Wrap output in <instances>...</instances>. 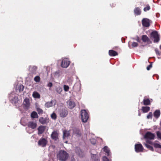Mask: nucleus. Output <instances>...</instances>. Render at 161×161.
<instances>
[{"instance_id":"obj_44","label":"nucleus","mask_w":161,"mask_h":161,"mask_svg":"<svg viewBox=\"0 0 161 161\" xmlns=\"http://www.w3.org/2000/svg\"><path fill=\"white\" fill-rule=\"evenodd\" d=\"M93 161H99V159H97L96 161L95 160H94Z\"/></svg>"},{"instance_id":"obj_35","label":"nucleus","mask_w":161,"mask_h":161,"mask_svg":"<svg viewBox=\"0 0 161 161\" xmlns=\"http://www.w3.org/2000/svg\"><path fill=\"white\" fill-rule=\"evenodd\" d=\"M150 9V7L149 5H147L144 9V10L145 11L148 10Z\"/></svg>"},{"instance_id":"obj_45","label":"nucleus","mask_w":161,"mask_h":161,"mask_svg":"<svg viewBox=\"0 0 161 161\" xmlns=\"http://www.w3.org/2000/svg\"><path fill=\"white\" fill-rule=\"evenodd\" d=\"M141 114L140 113H139V114H138V115L139 116H140L141 115Z\"/></svg>"},{"instance_id":"obj_28","label":"nucleus","mask_w":161,"mask_h":161,"mask_svg":"<svg viewBox=\"0 0 161 161\" xmlns=\"http://www.w3.org/2000/svg\"><path fill=\"white\" fill-rule=\"evenodd\" d=\"M39 121L40 123H41L42 124H44L46 123V121L42 117H41L39 119Z\"/></svg>"},{"instance_id":"obj_21","label":"nucleus","mask_w":161,"mask_h":161,"mask_svg":"<svg viewBox=\"0 0 161 161\" xmlns=\"http://www.w3.org/2000/svg\"><path fill=\"white\" fill-rule=\"evenodd\" d=\"M150 109V108L149 107L145 106L142 107V110L143 113H145L148 112Z\"/></svg>"},{"instance_id":"obj_37","label":"nucleus","mask_w":161,"mask_h":161,"mask_svg":"<svg viewBox=\"0 0 161 161\" xmlns=\"http://www.w3.org/2000/svg\"><path fill=\"white\" fill-rule=\"evenodd\" d=\"M138 45L137 43L136 42H133L132 44V46L133 47H136Z\"/></svg>"},{"instance_id":"obj_47","label":"nucleus","mask_w":161,"mask_h":161,"mask_svg":"<svg viewBox=\"0 0 161 161\" xmlns=\"http://www.w3.org/2000/svg\"><path fill=\"white\" fill-rule=\"evenodd\" d=\"M93 157L96 156V155H94V154H93Z\"/></svg>"},{"instance_id":"obj_30","label":"nucleus","mask_w":161,"mask_h":161,"mask_svg":"<svg viewBox=\"0 0 161 161\" xmlns=\"http://www.w3.org/2000/svg\"><path fill=\"white\" fill-rule=\"evenodd\" d=\"M153 114L152 112H150L147 116L148 119H151L152 118Z\"/></svg>"},{"instance_id":"obj_34","label":"nucleus","mask_w":161,"mask_h":161,"mask_svg":"<svg viewBox=\"0 0 161 161\" xmlns=\"http://www.w3.org/2000/svg\"><path fill=\"white\" fill-rule=\"evenodd\" d=\"M51 118L53 119H55L56 118V114L53 113L51 115Z\"/></svg>"},{"instance_id":"obj_17","label":"nucleus","mask_w":161,"mask_h":161,"mask_svg":"<svg viewBox=\"0 0 161 161\" xmlns=\"http://www.w3.org/2000/svg\"><path fill=\"white\" fill-rule=\"evenodd\" d=\"M32 96L35 98H40V94L36 92H34L32 94Z\"/></svg>"},{"instance_id":"obj_32","label":"nucleus","mask_w":161,"mask_h":161,"mask_svg":"<svg viewBox=\"0 0 161 161\" xmlns=\"http://www.w3.org/2000/svg\"><path fill=\"white\" fill-rule=\"evenodd\" d=\"M64 88L65 91L67 92L69 90V87L68 86L64 85Z\"/></svg>"},{"instance_id":"obj_1","label":"nucleus","mask_w":161,"mask_h":161,"mask_svg":"<svg viewBox=\"0 0 161 161\" xmlns=\"http://www.w3.org/2000/svg\"><path fill=\"white\" fill-rule=\"evenodd\" d=\"M146 142L147 143H144V145L147 148L152 151H153V148L148 144L153 145L156 148H161V145L159 144L158 142V141H156L153 142L147 140L146 141Z\"/></svg>"},{"instance_id":"obj_20","label":"nucleus","mask_w":161,"mask_h":161,"mask_svg":"<svg viewBox=\"0 0 161 161\" xmlns=\"http://www.w3.org/2000/svg\"><path fill=\"white\" fill-rule=\"evenodd\" d=\"M160 111L158 110H156L153 114L154 116L156 118H158L160 115Z\"/></svg>"},{"instance_id":"obj_16","label":"nucleus","mask_w":161,"mask_h":161,"mask_svg":"<svg viewBox=\"0 0 161 161\" xmlns=\"http://www.w3.org/2000/svg\"><path fill=\"white\" fill-rule=\"evenodd\" d=\"M45 128L44 126L41 125L38 128V134H42L44 130H45Z\"/></svg>"},{"instance_id":"obj_12","label":"nucleus","mask_w":161,"mask_h":161,"mask_svg":"<svg viewBox=\"0 0 161 161\" xmlns=\"http://www.w3.org/2000/svg\"><path fill=\"white\" fill-rule=\"evenodd\" d=\"M58 133L57 131H53L51 135L53 139L55 140H57L58 139Z\"/></svg>"},{"instance_id":"obj_33","label":"nucleus","mask_w":161,"mask_h":161,"mask_svg":"<svg viewBox=\"0 0 161 161\" xmlns=\"http://www.w3.org/2000/svg\"><path fill=\"white\" fill-rule=\"evenodd\" d=\"M36 110L39 114H42V113L43 111L41 109L39 108H37Z\"/></svg>"},{"instance_id":"obj_43","label":"nucleus","mask_w":161,"mask_h":161,"mask_svg":"<svg viewBox=\"0 0 161 161\" xmlns=\"http://www.w3.org/2000/svg\"><path fill=\"white\" fill-rule=\"evenodd\" d=\"M136 40L138 42H140V40H139V37H137V39H136Z\"/></svg>"},{"instance_id":"obj_2","label":"nucleus","mask_w":161,"mask_h":161,"mask_svg":"<svg viewBox=\"0 0 161 161\" xmlns=\"http://www.w3.org/2000/svg\"><path fill=\"white\" fill-rule=\"evenodd\" d=\"M68 154L64 151H60L57 155L58 158L60 160L65 161L68 157Z\"/></svg>"},{"instance_id":"obj_9","label":"nucleus","mask_w":161,"mask_h":161,"mask_svg":"<svg viewBox=\"0 0 161 161\" xmlns=\"http://www.w3.org/2000/svg\"><path fill=\"white\" fill-rule=\"evenodd\" d=\"M155 137V135L151 132H147L145 135L144 137L147 139H149L150 140L154 139Z\"/></svg>"},{"instance_id":"obj_5","label":"nucleus","mask_w":161,"mask_h":161,"mask_svg":"<svg viewBox=\"0 0 161 161\" xmlns=\"http://www.w3.org/2000/svg\"><path fill=\"white\" fill-rule=\"evenodd\" d=\"M28 127L26 128V130L29 133H30L32 132L33 131V130H31L30 131L28 130V129L30 128H32L33 129H35L36 127L37 124L36 123L32 122H30L28 123Z\"/></svg>"},{"instance_id":"obj_42","label":"nucleus","mask_w":161,"mask_h":161,"mask_svg":"<svg viewBox=\"0 0 161 161\" xmlns=\"http://www.w3.org/2000/svg\"><path fill=\"white\" fill-rule=\"evenodd\" d=\"M74 134H77L78 136V135H80V133H79V131H78V132L77 133L76 132H75V133H74Z\"/></svg>"},{"instance_id":"obj_31","label":"nucleus","mask_w":161,"mask_h":161,"mask_svg":"<svg viewBox=\"0 0 161 161\" xmlns=\"http://www.w3.org/2000/svg\"><path fill=\"white\" fill-rule=\"evenodd\" d=\"M34 80L36 82H39L40 80V77L38 76H36L35 77Z\"/></svg>"},{"instance_id":"obj_40","label":"nucleus","mask_w":161,"mask_h":161,"mask_svg":"<svg viewBox=\"0 0 161 161\" xmlns=\"http://www.w3.org/2000/svg\"><path fill=\"white\" fill-rule=\"evenodd\" d=\"M152 67V65L150 64L147 67V70H149Z\"/></svg>"},{"instance_id":"obj_29","label":"nucleus","mask_w":161,"mask_h":161,"mask_svg":"<svg viewBox=\"0 0 161 161\" xmlns=\"http://www.w3.org/2000/svg\"><path fill=\"white\" fill-rule=\"evenodd\" d=\"M57 92L59 94H60L62 91V88L60 87H58L56 89Z\"/></svg>"},{"instance_id":"obj_18","label":"nucleus","mask_w":161,"mask_h":161,"mask_svg":"<svg viewBox=\"0 0 161 161\" xmlns=\"http://www.w3.org/2000/svg\"><path fill=\"white\" fill-rule=\"evenodd\" d=\"M24 104L25 106V107L28 108L30 105L29 100L28 98H25L24 101Z\"/></svg>"},{"instance_id":"obj_14","label":"nucleus","mask_w":161,"mask_h":161,"mask_svg":"<svg viewBox=\"0 0 161 161\" xmlns=\"http://www.w3.org/2000/svg\"><path fill=\"white\" fill-rule=\"evenodd\" d=\"M67 103L69 108L71 109L74 108L75 106V104L74 102L70 101H68Z\"/></svg>"},{"instance_id":"obj_11","label":"nucleus","mask_w":161,"mask_h":161,"mask_svg":"<svg viewBox=\"0 0 161 161\" xmlns=\"http://www.w3.org/2000/svg\"><path fill=\"white\" fill-rule=\"evenodd\" d=\"M135 149L136 152H140L142 151L143 147L141 144H136L135 145Z\"/></svg>"},{"instance_id":"obj_39","label":"nucleus","mask_w":161,"mask_h":161,"mask_svg":"<svg viewBox=\"0 0 161 161\" xmlns=\"http://www.w3.org/2000/svg\"><path fill=\"white\" fill-rule=\"evenodd\" d=\"M14 101L15 103L17 102L18 101V98L17 97H14V99H13V101Z\"/></svg>"},{"instance_id":"obj_36","label":"nucleus","mask_w":161,"mask_h":161,"mask_svg":"<svg viewBox=\"0 0 161 161\" xmlns=\"http://www.w3.org/2000/svg\"><path fill=\"white\" fill-rule=\"evenodd\" d=\"M157 134L158 137L160 139H161V133L159 131H158L157 132Z\"/></svg>"},{"instance_id":"obj_7","label":"nucleus","mask_w":161,"mask_h":161,"mask_svg":"<svg viewBox=\"0 0 161 161\" xmlns=\"http://www.w3.org/2000/svg\"><path fill=\"white\" fill-rule=\"evenodd\" d=\"M47 143V141L46 139L44 138H41L38 141V145L42 147H45Z\"/></svg>"},{"instance_id":"obj_19","label":"nucleus","mask_w":161,"mask_h":161,"mask_svg":"<svg viewBox=\"0 0 161 161\" xmlns=\"http://www.w3.org/2000/svg\"><path fill=\"white\" fill-rule=\"evenodd\" d=\"M70 131H67L66 130L63 131V138L64 139H65L66 137H68L70 134Z\"/></svg>"},{"instance_id":"obj_13","label":"nucleus","mask_w":161,"mask_h":161,"mask_svg":"<svg viewBox=\"0 0 161 161\" xmlns=\"http://www.w3.org/2000/svg\"><path fill=\"white\" fill-rule=\"evenodd\" d=\"M67 115V112L65 110L60 111V115L62 117H65Z\"/></svg>"},{"instance_id":"obj_38","label":"nucleus","mask_w":161,"mask_h":161,"mask_svg":"<svg viewBox=\"0 0 161 161\" xmlns=\"http://www.w3.org/2000/svg\"><path fill=\"white\" fill-rule=\"evenodd\" d=\"M103 161H109V160L105 156L103 157Z\"/></svg>"},{"instance_id":"obj_4","label":"nucleus","mask_w":161,"mask_h":161,"mask_svg":"<svg viewBox=\"0 0 161 161\" xmlns=\"http://www.w3.org/2000/svg\"><path fill=\"white\" fill-rule=\"evenodd\" d=\"M81 115L82 121L84 122H86L89 118L88 112L85 110H81Z\"/></svg>"},{"instance_id":"obj_10","label":"nucleus","mask_w":161,"mask_h":161,"mask_svg":"<svg viewBox=\"0 0 161 161\" xmlns=\"http://www.w3.org/2000/svg\"><path fill=\"white\" fill-rule=\"evenodd\" d=\"M56 101L55 100H52L51 102H48L46 103L45 104V106L47 108H49L54 105L56 104Z\"/></svg>"},{"instance_id":"obj_8","label":"nucleus","mask_w":161,"mask_h":161,"mask_svg":"<svg viewBox=\"0 0 161 161\" xmlns=\"http://www.w3.org/2000/svg\"><path fill=\"white\" fill-rule=\"evenodd\" d=\"M150 20L147 18H144L142 20V25L144 27H148L150 26Z\"/></svg>"},{"instance_id":"obj_27","label":"nucleus","mask_w":161,"mask_h":161,"mask_svg":"<svg viewBox=\"0 0 161 161\" xmlns=\"http://www.w3.org/2000/svg\"><path fill=\"white\" fill-rule=\"evenodd\" d=\"M31 116L32 118H38V115L37 113L35 111L32 113L31 114Z\"/></svg>"},{"instance_id":"obj_46","label":"nucleus","mask_w":161,"mask_h":161,"mask_svg":"<svg viewBox=\"0 0 161 161\" xmlns=\"http://www.w3.org/2000/svg\"><path fill=\"white\" fill-rule=\"evenodd\" d=\"M160 49H161V45L160 46Z\"/></svg>"},{"instance_id":"obj_23","label":"nucleus","mask_w":161,"mask_h":161,"mask_svg":"<svg viewBox=\"0 0 161 161\" xmlns=\"http://www.w3.org/2000/svg\"><path fill=\"white\" fill-rule=\"evenodd\" d=\"M109 54L110 56H114L117 55L118 53L117 52L113 50H110L109 51Z\"/></svg>"},{"instance_id":"obj_22","label":"nucleus","mask_w":161,"mask_h":161,"mask_svg":"<svg viewBox=\"0 0 161 161\" xmlns=\"http://www.w3.org/2000/svg\"><path fill=\"white\" fill-rule=\"evenodd\" d=\"M142 41L144 42H148L149 41V38L146 35L142 36Z\"/></svg>"},{"instance_id":"obj_26","label":"nucleus","mask_w":161,"mask_h":161,"mask_svg":"<svg viewBox=\"0 0 161 161\" xmlns=\"http://www.w3.org/2000/svg\"><path fill=\"white\" fill-rule=\"evenodd\" d=\"M143 103L144 105H149L150 104V102L148 99H145L143 101Z\"/></svg>"},{"instance_id":"obj_15","label":"nucleus","mask_w":161,"mask_h":161,"mask_svg":"<svg viewBox=\"0 0 161 161\" xmlns=\"http://www.w3.org/2000/svg\"><path fill=\"white\" fill-rule=\"evenodd\" d=\"M24 87L21 84L17 86L16 88V91L17 92L18 91L19 92H20L23 91Z\"/></svg>"},{"instance_id":"obj_49","label":"nucleus","mask_w":161,"mask_h":161,"mask_svg":"<svg viewBox=\"0 0 161 161\" xmlns=\"http://www.w3.org/2000/svg\"><path fill=\"white\" fill-rule=\"evenodd\" d=\"M156 53H158V52H156Z\"/></svg>"},{"instance_id":"obj_41","label":"nucleus","mask_w":161,"mask_h":161,"mask_svg":"<svg viewBox=\"0 0 161 161\" xmlns=\"http://www.w3.org/2000/svg\"><path fill=\"white\" fill-rule=\"evenodd\" d=\"M52 83L51 82H49L47 84V86L49 87H51L52 86Z\"/></svg>"},{"instance_id":"obj_25","label":"nucleus","mask_w":161,"mask_h":161,"mask_svg":"<svg viewBox=\"0 0 161 161\" xmlns=\"http://www.w3.org/2000/svg\"><path fill=\"white\" fill-rule=\"evenodd\" d=\"M103 150L107 154L108 156L110 155V150L107 146H105L103 148Z\"/></svg>"},{"instance_id":"obj_3","label":"nucleus","mask_w":161,"mask_h":161,"mask_svg":"<svg viewBox=\"0 0 161 161\" xmlns=\"http://www.w3.org/2000/svg\"><path fill=\"white\" fill-rule=\"evenodd\" d=\"M150 38L155 43L158 42L160 40L159 35L156 31H154L151 33Z\"/></svg>"},{"instance_id":"obj_48","label":"nucleus","mask_w":161,"mask_h":161,"mask_svg":"<svg viewBox=\"0 0 161 161\" xmlns=\"http://www.w3.org/2000/svg\"><path fill=\"white\" fill-rule=\"evenodd\" d=\"M156 53H158V52H156Z\"/></svg>"},{"instance_id":"obj_6","label":"nucleus","mask_w":161,"mask_h":161,"mask_svg":"<svg viewBox=\"0 0 161 161\" xmlns=\"http://www.w3.org/2000/svg\"><path fill=\"white\" fill-rule=\"evenodd\" d=\"M70 63V62L67 59L64 58L62 60L61 66L62 67L66 68L69 66Z\"/></svg>"},{"instance_id":"obj_24","label":"nucleus","mask_w":161,"mask_h":161,"mask_svg":"<svg viewBox=\"0 0 161 161\" xmlns=\"http://www.w3.org/2000/svg\"><path fill=\"white\" fill-rule=\"evenodd\" d=\"M134 12L135 14L136 15L140 14L141 12V10L138 8H136L134 10Z\"/></svg>"}]
</instances>
